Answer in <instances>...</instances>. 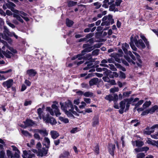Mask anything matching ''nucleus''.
Returning a JSON list of instances; mask_svg holds the SVG:
<instances>
[{
  "label": "nucleus",
  "instance_id": "nucleus-29",
  "mask_svg": "<svg viewBox=\"0 0 158 158\" xmlns=\"http://www.w3.org/2000/svg\"><path fill=\"white\" fill-rule=\"evenodd\" d=\"M11 76V74H7L5 76L0 74V80H4L6 79L7 78L10 77Z\"/></svg>",
  "mask_w": 158,
  "mask_h": 158
},
{
  "label": "nucleus",
  "instance_id": "nucleus-25",
  "mask_svg": "<svg viewBox=\"0 0 158 158\" xmlns=\"http://www.w3.org/2000/svg\"><path fill=\"white\" fill-rule=\"evenodd\" d=\"M45 152L43 150H42V149L40 148L38 149V152L37 154V156H40L41 157L43 156H46L47 155H45Z\"/></svg>",
  "mask_w": 158,
  "mask_h": 158
},
{
  "label": "nucleus",
  "instance_id": "nucleus-32",
  "mask_svg": "<svg viewBox=\"0 0 158 158\" xmlns=\"http://www.w3.org/2000/svg\"><path fill=\"white\" fill-rule=\"evenodd\" d=\"M93 93L91 92L90 91H87L85 92L83 94V95L85 97H91L93 96Z\"/></svg>",
  "mask_w": 158,
  "mask_h": 158
},
{
  "label": "nucleus",
  "instance_id": "nucleus-54",
  "mask_svg": "<svg viewBox=\"0 0 158 158\" xmlns=\"http://www.w3.org/2000/svg\"><path fill=\"white\" fill-rule=\"evenodd\" d=\"M145 156V154L143 152L139 153L137 155V158H143Z\"/></svg>",
  "mask_w": 158,
  "mask_h": 158
},
{
  "label": "nucleus",
  "instance_id": "nucleus-45",
  "mask_svg": "<svg viewBox=\"0 0 158 158\" xmlns=\"http://www.w3.org/2000/svg\"><path fill=\"white\" fill-rule=\"evenodd\" d=\"M93 5L94 6H96L95 8L96 9H98L99 8L102 6V4L98 2L94 3H93Z\"/></svg>",
  "mask_w": 158,
  "mask_h": 158
},
{
  "label": "nucleus",
  "instance_id": "nucleus-39",
  "mask_svg": "<svg viewBox=\"0 0 158 158\" xmlns=\"http://www.w3.org/2000/svg\"><path fill=\"white\" fill-rule=\"evenodd\" d=\"M59 119L65 123H67L69 122V120L68 118H64L63 117L61 116L59 117Z\"/></svg>",
  "mask_w": 158,
  "mask_h": 158
},
{
  "label": "nucleus",
  "instance_id": "nucleus-44",
  "mask_svg": "<svg viewBox=\"0 0 158 158\" xmlns=\"http://www.w3.org/2000/svg\"><path fill=\"white\" fill-rule=\"evenodd\" d=\"M105 98V99L108 100L110 102L113 100V96L110 94L106 95Z\"/></svg>",
  "mask_w": 158,
  "mask_h": 158
},
{
  "label": "nucleus",
  "instance_id": "nucleus-24",
  "mask_svg": "<svg viewBox=\"0 0 158 158\" xmlns=\"http://www.w3.org/2000/svg\"><path fill=\"white\" fill-rule=\"evenodd\" d=\"M70 156V153L68 151H65L63 153L61 154L60 156V158H66Z\"/></svg>",
  "mask_w": 158,
  "mask_h": 158
},
{
  "label": "nucleus",
  "instance_id": "nucleus-59",
  "mask_svg": "<svg viewBox=\"0 0 158 158\" xmlns=\"http://www.w3.org/2000/svg\"><path fill=\"white\" fill-rule=\"evenodd\" d=\"M141 152H143V151H145V152L146 153L147 151H148L149 149V147H141Z\"/></svg>",
  "mask_w": 158,
  "mask_h": 158
},
{
  "label": "nucleus",
  "instance_id": "nucleus-11",
  "mask_svg": "<svg viewBox=\"0 0 158 158\" xmlns=\"http://www.w3.org/2000/svg\"><path fill=\"white\" fill-rule=\"evenodd\" d=\"M133 52L136 56V58L139 62V63L138 62H136L137 65L139 67H141V64L142 63V61L141 59V57L140 56L139 54L135 52Z\"/></svg>",
  "mask_w": 158,
  "mask_h": 158
},
{
  "label": "nucleus",
  "instance_id": "nucleus-12",
  "mask_svg": "<svg viewBox=\"0 0 158 158\" xmlns=\"http://www.w3.org/2000/svg\"><path fill=\"white\" fill-rule=\"evenodd\" d=\"M129 48V44L127 43L122 44V48L125 55H128L127 49Z\"/></svg>",
  "mask_w": 158,
  "mask_h": 158
},
{
  "label": "nucleus",
  "instance_id": "nucleus-28",
  "mask_svg": "<svg viewBox=\"0 0 158 158\" xmlns=\"http://www.w3.org/2000/svg\"><path fill=\"white\" fill-rule=\"evenodd\" d=\"M107 16L108 20L110 22L111 24H114V19L113 18V16L110 14H109Z\"/></svg>",
  "mask_w": 158,
  "mask_h": 158
},
{
  "label": "nucleus",
  "instance_id": "nucleus-30",
  "mask_svg": "<svg viewBox=\"0 0 158 158\" xmlns=\"http://www.w3.org/2000/svg\"><path fill=\"white\" fill-rule=\"evenodd\" d=\"M109 0H104L102 2L103 4L102 5V6L105 8H107L108 7V3Z\"/></svg>",
  "mask_w": 158,
  "mask_h": 158
},
{
  "label": "nucleus",
  "instance_id": "nucleus-13",
  "mask_svg": "<svg viewBox=\"0 0 158 158\" xmlns=\"http://www.w3.org/2000/svg\"><path fill=\"white\" fill-rule=\"evenodd\" d=\"M2 52L4 56L7 58H10L11 56H14L11 52L7 50L6 51H2Z\"/></svg>",
  "mask_w": 158,
  "mask_h": 158
},
{
  "label": "nucleus",
  "instance_id": "nucleus-7",
  "mask_svg": "<svg viewBox=\"0 0 158 158\" xmlns=\"http://www.w3.org/2000/svg\"><path fill=\"white\" fill-rule=\"evenodd\" d=\"M89 85L92 86L94 85H96L99 83V79L97 77H94L90 79L89 82Z\"/></svg>",
  "mask_w": 158,
  "mask_h": 158
},
{
  "label": "nucleus",
  "instance_id": "nucleus-17",
  "mask_svg": "<svg viewBox=\"0 0 158 158\" xmlns=\"http://www.w3.org/2000/svg\"><path fill=\"white\" fill-rule=\"evenodd\" d=\"M151 114H153L155 112H158V106L155 105L149 109Z\"/></svg>",
  "mask_w": 158,
  "mask_h": 158
},
{
  "label": "nucleus",
  "instance_id": "nucleus-2",
  "mask_svg": "<svg viewBox=\"0 0 158 158\" xmlns=\"http://www.w3.org/2000/svg\"><path fill=\"white\" fill-rule=\"evenodd\" d=\"M43 119L46 123H50L51 125H55L57 123L56 120L52 117L50 116L49 114H47L45 116L43 117Z\"/></svg>",
  "mask_w": 158,
  "mask_h": 158
},
{
  "label": "nucleus",
  "instance_id": "nucleus-42",
  "mask_svg": "<svg viewBox=\"0 0 158 158\" xmlns=\"http://www.w3.org/2000/svg\"><path fill=\"white\" fill-rule=\"evenodd\" d=\"M46 111L49 112L52 115H53L54 114V112L52 109L50 107H47L46 108Z\"/></svg>",
  "mask_w": 158,
  "mask_h": 158
},
{
  "label": "nucleus",
  "instance_id": "nucleus-22",
  "mask_svg": "<svg viewBox=\"0 0 158 158\" xmlns=\"http://www.w3.org/2000/svg\"><path fill=\"white\" fill-rule=\"evenodd\" d=\"M44 142L47 143V144L46 145V144H43L45 146V147L46 148L48 149L50 147V142L49 139L48 138L45 137L44 138Z\"/></svg>",
  "mask_w": 158,
  "mask_h": 158
},
{
  "label": "nucleus",
  "instance_id": "nucleus-23",
  "mask_svg": "<svg viewBox=\"0 0 158 158\" xmlns=\"http://www.w3.org/2000/svg\"><path fill=\"white\" fill-rule=\"evenodd\" d=\"M84 50V49L81 51V53L78 54L74 56H73L71 58V60H75L79 56L84 55L86 53V52H83Z\"/></svg>",
  "mask_w": 158,
  "mask_h": 158
},
{
  "label": "nucleus",
  "instance_id": "nucleus-31",
  "mask_svg": "<svg viewBox=\"0 0 158 158\" xmlns=\"http://www.w3.org/2000/svg\"><path fill=\"white\" fill-rule=\"evenodd\" d=\"M119 105L121 109H125L126 105V102L124 101V99L120 102L119 103Z\"/></svg>",
  "mask_w": 158,
  "mask_h": 158
},
{
  "label": "nucleus",
  "instance_id": "nucleus-4",
  "mask_svg": "<svg viewBox=\"0 0 158 158\" xmlns=\"http://www.w3.org/2000/svg\"><path fill=\"white\" fill-rule=\"evenodd\" d=\"M60 104L61 106V109L63 110H64L63 108L64 107L66 108L67 110V109L69 110L74 108L72 102L69 100H68L64 103H62L61 102Z\"/></svg>",
  "mask_w": 158,
  "mask_h": 158
},
{
  "label": "nucleus",
  "instance_id": "nucleus-57",
  "mask_svg": "<svg viewBox=\"0 0 158 158\" xmlns=\"http://www.w3.org/2000/svg\"><path fill=\"white\" fill-rule=\"evenodd\" d=\"M88 42L89 43V44H91L92 45L95 42L94 38H90L86 41V43Z\"/></svg>",
  "mask_w": 158,
  "mask_h": 158
},
{
  "label": "nucleus",
  "instance_id": "nucleus-41",
  "mask_svg": "<svg viewBox=\"0 0 158 158\" xmlns=\"http://www.w3.org/2000/svg\"><path fill=\"white\" fill-rule=\"evenodd\" d=\"M119 90L118 88L117 87H114L111 88L110 89V91L111 93H114L116 92H118Z\"/></svg>",
  "mask_w": 158,
  "mask_h": 158
},
{
  "label": "nucleus",
  "instance_id": "nucleus-55",
  "mask_svg": "<svg viewBox=\"0 0 158 158\" xmlns=\"http://www.w3.org/2000/svg\"><path fill=\"white\" fill-rule=\"evenodd\" d=\"M37 112L39 116L40 117H41V115L43 112L42 108H39L37 110Z\"/></svg>",
  "mask_w": 158,
  "mask_h": 158
},
{
  "label": "nucleus",
  "instance_id": "nucleus-36",
  "mask_svg": "<svg viewBox=\"0 0 158 158\" xmlns=\"http://www.w3.org/2000/svg\"><path fill=\"white\" fill-rule=\"evenodd\" d=\"M113 96H114L113 97L112 101H114V103L115 104L118 100V96L116 94H114Z\"/></svg>",
  "mask_w": 158,
  "mask_h": 158
},
{
  "label": "nucleus",
  "instance_id": "nucleus-20",
  "mask_svg": "<svg viewBox=\"0 0 158 158\" xmlns=\"http://www.w3.org/2000/svg\"><path fill=\"white\" fill-rule=\"evenodd\" d=\"M65 23L67 27H70L73 25L74 22L68 18H67L65 19Z\"/></svg>",
  "mask_w": 158,
  "mask_h": 158
},
{
  "label": "nucleus",
  "instance_id": "nucleus-47",
  "mask_svg": "<svg viewBox=\"0 0 158 158\" xmlns=\"http://www.w3.org/2000/svg\"><path fill=\"white\" fill-rule=\"evenodd\" d=\"M0 34H1L2 35V37L3 39H5V40H11V38H10L7 35H3V34H2V33H0Z\"/></svg>",
  "mask_w": 158,
  "mask_h": 158
},
{
  "label": "nucleus",
  "instance_id": "nucleus-50",
  "mask_svg": "<svg viewBox=\"0 0 158 158\" xmlns=\"http://www.w3.org/2000/svg\"><path fill=\"white\" fill-rule=\"evenodd\" d=\"M22 133L24 135L26 136H31V135L30 133H29L28 131H25L24 130H23L21 131Z\"/></svg>",
  "mask_w": 158,
  "mask_h": 158
},
{
  "label": "nucleus",
  "instance_id": "nucleus-38",
  "mask_svg": "<svg viewBox=\"0 0 158 158\" xmlns=\"http://www.w3.org/2000/svg\"><path fill=\"white\" fill-rule=\"evenodd\" d=\"M64 109V111L65 112V114L67 115V116L69 117H70L72 114V113H71V112H69V111H68L66 110V108L64 107L63 108Z\"/></svg>",
  "mask_w": 158,
  "mask_h": 158
},
{
  "label": "nucleus",
  "instance_id": "nucleus-37",
  "mask_svg": "<svg viewBox=\"0 0 158 158\" xmlns=\"http://www.w3.org/2000/svg\"><path fill=\"white\" fill-rule=\"evenodd\" d=\"M53 103L54 104H53L52 105V108L55 109V110H57L58 109V106L56 105V104L58 105V102L56 101H54L53 102Z\"/></svg>",
  "mask_w": 158,
  "mask_h": 158
},
{
  "label": "nucleus",
  "instance_id": "nucleus-1",
  "mask_svg": "<svg viewBox=\"0 0 158 158\" xmlns=\"http://www.w3.org/2000/svg\"><path fill=\"white\" fill-rule=\"evenodd\" d=\"M101 46V44L100 43L96 44L93 46H91V44L88 43L84 44L82 46V48H84L83 52L88 53L93 50L95 48H100Z\"/></svg>",
  "mask_w": 158,
  "mask_h": 158
},
{
  "label": "nucleus",
  "instance_id": "nucleus-14",
  "mask_svg": "<svg viewBox=\"0 0 158 158\" xmlns=\"http://www.w3.org/2000/svg\"><path fill=\"white\" fill-rule=\"evenodd\" d=\"M23 123L26 127L32 126L34 124V122L32 120L27 118Z\"/></svg>",
  "mask_w": 158,
  "mask_h": 158
},
{
  "label": "nucleus",
  "instance_id": "nucleus-60",
  "mask_svg": "<svg viewBox=\"0 0 158 158\" xmlns=\"http://www.w3.org/2000/svg\"><path fill=\"white\" fill-rule=\"evenodd\" d=\"M120 75L119 76V77L123 79H125L126 77L125 74L121 71H120Z\"/></svg>",
  "mask_w": 158,
  "mask_h": 158
},
{
  "label": "nucleus",
  "instance_id": "nucleus-56",
  "mask_svg": "<svg viewBox=\"0 0 158 158\" xmlns=\"http://www.w3.org/2000/svg\"><path fill=\"white\" fill-rule=\"evenodd\" d=\"M12 71V70L11 69H9L5 71H2L0 70V73L4 74V73H9L11 72Z\"/></svg>",
  "mask_w": 158,
  "mask_h": 158
},
{
  "label": "nucleus",
  "instance_id": "nucleus-6",
  "mask_svg": "<svg viewBox=\"0 0 158 158\" xmlns=\"http://www.w3.org/2000/svg\"><path fill=\"white\" fill-rule=\"evenodd\" d=\"M99 124V117L98 115H95L92 119V125L94 127H96Z\"/></svg>",
  "mask_w": 158,
  "mask_h": 158
},
{
  "label": "nucleus",
  "instance_id": "nucleus-18",
  "mask_svg": "<svg viewBox=\"0 0 158 158\" xmlns=\"http://www.w3.org/2000/svg\"><path fill=\"white\" fill-rule=\"evenodd\" d=\"M139 36L138 35H136L134 37V35H132L130 38V42H133V43L134 42L135 44H136L138 42V40H137V39H139Z\"/></svg>",
  "mask_w": 158,
  "mask_h": 158
},
{
  "label": "nucleus",
  "instance_id": "nucleus-33",
  "mask_svg": "<svg viewBox=\"0 0 158 158\" xmlns=\"http://www.w3.org/2000/svg\"><path fill=\"white\" fill-rule=\"evenodd\" d=\"M95 149L94 150V152L97 154L98 155L99 154V145L98 143L94 147Z\"/></svg>",
  "mask_w": 158,
  "mask_h": 158
},
{
  "label": "nucleus",
  "instance_id": "nucleus-35",
  "mask_svg": "<svg viewBox=\"0 0 158 158\" xmlns=\"http://www.w3.org/2000/svg\"><path fill=\"white\" fill-rule=\"evenodd\" d=\"M100 51L99 49H97L94 50L92 52V56H97L99 54V52Z\"/></svg>",
  "mask_w": 158,
  "mask_h": 158
},
{
  "label": "nucleus",
  "instance_id": "nucleus-63",
  "mask_svg": "<svg viewBox=\"0 0 158 158\" xmlns=\"http://www.w3.org/2000/svg\"><path fill=\"white\" fill-rule=\"evenodd\" d=\"M74 108H72V109H69V111L71 112L73 114L75 115L76 116H79V114L77 113L73 110Z\"/></svg>",
  "mask_w": 158,
  "mask_h": 158
},
{
  "label": "nucleus",
  "instance_id": "nucleus-48",
  "mask_svg": "<svg viewBox=\"0 0 158 158\" xmlns=\"http://www.w3.org/2000/svg\"><path fill=\"white\" fill-rule=\"evenodd\" d=\"M91 56L92 55L90 53H88L84 56L83 58L84 60H88Z\"/></svg>",
  "mask_w": 158,
  "mask_h": 158
},
{
  "label": "nucleus",
  "instance_id": "nucleus-61",
  "mask_svg": "<svg viewBox=\"0 0 158 158\" xmlns=\"http://www.w3.org/2000/svg\"><path fill=\"white\" fill-rule=\"evenodd\" d=\"M111 73H112V72L110 70L107 69L105 72L103 73V74L108 76Z\"/></svg>",
  "mask_w": 158,
  "mask_h": 158
},
{
  "label": "nucleus",
  "instance_id": "nucleus-46",
  "mask_svg": "<svg viewBox=\"0 0 158 158\" xmlns=\"http://www.w3.org/2000/svg\"><path fill=\"white\" fill-rule=\"evenodd\" d=\"M132 93L131 91H129V92H126L123 93V96L124 97H128L129 96L130 94H131Z\"/></svg>",
  "mask_w": 158,
  "mask_h": 158
},
{
  "label": "nucleus",
  "instance_id": "nucleus-26",
  "mask_svg": "<svg viewBox=\"0 0 158 158\" xmlns=\"http://www.w3.org/2000/svg\"><path fill=\"white\" fill-rule=\"evenodd\" d=\"M135 142L136 146L138 147H141L144 144L143 141H140L139 140H136Z\"/></svg>",
  "mask_w": 158,
  "mask_h": 158
},
{
  "label": "nucleus",
  "instance_id": "nucleus-40",
  "mask_svg": "<svg viewBox=\"0 0 158 158\" xmlns=\"http://www.w3.org/2000/svg\"><path fill=\"white\" fill-rule=\"evenodd\" d=\"M3 29L4 30L3 35H7L8 33H10V31L6 26H4Z\"/></svg>",
  "mask_w": 158,
  "mask_h": 158
},
{
  "label": "nucleus",
  "instance_id": "nucleus-51",
  "mask_svg": "<svg viewBox=\"0 0 158 158\" xmlns=\"http://www.w3.org/2000/svg\"><path fill=\"white\" fill-rule=\"evenodd\" d=\"M113 57L114 58L116 62L119 63H121V60L118 57H120L119 56H117L116 54L114 55Z\"/></svg>",
  "mask_w": 158,
  "mask_h": 158
},
{
  "label": "nucleus",
  "instance_id": "nucleus-49",
  "mask_svg": "<svg viewBox=\"0 0 158 158\" xmlns=\"http://www.w3.org/2000/svg\"><path fill=\"white\" fill-rule=\"evenodd\" d=\"M149 113L150 114V112L149 109H148L143 111L141 114V116H144L147 115Z\"/></svg>",
  "mask_w": 158,
  "mask_h": 158
},
{
  "label": "nucleus",
  "instance_id": "nucleus-8",
  "mask_svg": "<svg viewBox=\"0 0 158 158\" xmlns=\"http://www.w3.org/2000/svg\"><path fill=\"white\" fill-rule=\"evenodd\" d=\"M135 45L141 49H144L146 48L145 45L141 39L138 40V42Z\"/></svg>",
  "mask_w": 158,
  "mask_h": 158
},
{
  "label": "nucleus",
  "instance_id": "nucleus-64",
  "mask_svg": "<svg viewBox=\"0 0 158 158\" xmlns=\"http://www.w3.org/2000/svg\"><path fill=\"white\" fill-rule=\"evenodd\" d=\"M5 153L4 150H1L0 152V158H4Z\"/></svg>",
  "mask_w": 158,
  "mask_h": 158
},
{
  "label": "nucleus",
  "instance_id": "nucleus-43",
  "mask_svg": "<svg viewBox=\"0 0 158 158\" xmlns=\"http://www.w3.org/2000/svg\"><path fill=\"white\" fill-rule=\"evenodd\" d=\"M144 102V100H140L138 102L135 104V109H136L137 107L142 105Z\"/></svg>",
  "mask_w": 158,
  "mask_h": 158
},
{
  "label": "nucleus",
  "instance_id": "nucleus-16",
  "mask_svg": "<svg viewBox=\"0 0 158 158\" xmlns=\"http://www.w3.org/2000/svg\"><path fill=\"white\" fill-rule=\"evenodd\" d=\"M27 74L30 77H34L37 74V72L35 70L31 69L28 70L27 71Z\"/></svg>",
  "mask_w": 158,
  "mask_h": 158
},
{
  "label": "nucleus",
  "instance_id": "nucleus-27",
  "mask_svg": "<svg viewBox=\"0 0 158 158\" xmlns=\"http://www.w3.org/2000/svg\"><path fill=\"white\" fill-rule=\"evenodd\" d=\"M77 4V2L73 1L70 0L68 2V6L69 7H71L74 6Z\"/></svg>",
  "mask_w": 158,
  "mask_h": 158
},
{
  "label": "nucleus",
  "instance_id": "nucleus-34",
  "mask_svg": "<svg viewBox=\"0 0 158 158\" xmlns=\"http://www.w3.org/2000/svg\"><path fill=\"white\" fill-rule=\"evenodd\" d=\"M151 104V102L149 101H146L143 104V107L145 108L146 107H148V106H149Z\"/></svg>",
  "mask_w": 158,
  "mask_h": 158
},
{
  "label": "nucleus",
  "instance_id": "nucleus-9",
  "mask_svg": "<svg viewBox=\"0 0 158 158\" xmlns=\"http://www.w3.org/2000/svg\"><path fill=\"white\" fill-rule=\"evenodd\" d=\"M115 149V144H111L109 145V147L108 148V152L113 157L114 155V151Z\"/></svg>",
  "mask_w": 158,
  "mask_h": 158
},
{
  "label": "nucleus",
  "instance_id": "nucleus-58",
  "mask_svg": "<svg viewBox=\"0 0 158 158\" xmlns=\"http://www.w3.org/2000/svg\"><path fill=\"white\" fill-rule=\"evenodd\" d=\"M115 5L114 4H112L109 6V10L110 11H113L115 9Z\"/></svg>",
  "mask_w": 158,
  "mask_h": 158
},
{
  "label": "nucleus",
  "instance_id": "nucleus-52",
  "mask_svg": "<svg viewBox=\"0 0 158 158\" xmlns=\"http://www.w3.org/2000/svg\"><path fill=\"white\" fill-rule=\"evenodd\" d=\"M129 44L132 49L134 51H136L137 48L135 47L134 43L133 42H130Z\"/></svg>",
  "mask_w": 158,
  "mask_h": 158
},
{
  "label": "nucleus",
  "instance_id": "nucleus-5",
  "mask_svg": "<svg viewBox=\"0 0 158 158\" xmlns=\"http://www.w3.org/2000/svg\"><path fill=\"white\" fill-rule=\"evenodd\" d=\"M14 83V81L13 79H9L6 81H5L2 83V86L4 87H6L8 89L10 88Z\"/></svg>",
  "mask_w": 158,
  "mask_h": 158
},
{
  "label": "nucleus",
  "instance_id": "nucleus-10",
  "mask_svg": "<svg viewBox=\"0 0 158 158\" xmlns=\"http://www.w3.org/2000/svg\"><path fill=\"white\" fill-rule=\"evenodd\" d=\"M34 132L39 133L43 136H47L48 135V133L45 129L44 130L42 129H35L34 130Z\"/></svg>",
  "mask_w": 158,
  "mask_h": 158
},
{
  "label": "nucleus",
  "instance_id": "nucleus-15",
  "mask_svg": "<svg viewBox=\"0 0 158 158\" xmlns=\"http://www.w3.org/2000/svg\"><path fill=\"white\" fill-rule=\"evenodd\" d=\"M147 142L148 144H151L154 146H156L158 148V140L156 141L155 140H152L150 138H148Z\"/></svg>",
  "mask_w": 158,
  "mask_h": 158
},
{
  "label": "nucleus",
  "instance_id": "nucleus-53",
  "mask_svg": "<svg viewBox=\"0 0 158 158\" xmlns=\"http://www.w3.org/2000/svg\"><path fill=\"white\" fill-rule=\"evenodd\" d=\"M118 52L119 53H116L115 54H116L117 56H119V57L123 56V53L122 50L121 49H119L118 50Z\"/></svg>",
  "mask_w": 158,
  "mask_h": 158
},
{
  "label": "nucleus",
  "instance_id": "nucleus-21",
  "mask_svg": "<svg viewBox=\"0 0 158 158\" xmlns=\"http://www.w3.org/2000/svg\"><path fill=\"white\" fill-rule=\"evenodd\" d=\"M150 128L148 126H147L145 128V130L143 131L144 134L147 135H149L154 132V130L149 131Z\"/></svg>",
  "mask_w": 158,
  "mask_h": 158
},
{
  "label": "nucleus",
  "instance_id": "nucleus-62",
  "mask_svg": "<svg viewBox=\"0 0 158 158\" xmlns=\"http://www.w3.org/2000/svg\"><path fill=\"white\" fill-rule=\"evenodd\" d=\"M23 155H22V156L23 158H27V156L28 154V152L27 151L25 150L23 151Z\"/></svg>",
  "mask_w": 158,
  "mask_h": 158
},
{
  "label": "nucleus",
  "instance_id": "nucleus-19",
  "mask_svg": "<svg viewBox=\"0 0 158 158\" xmlns=\"http://www.w3.org/2000/svg\"><path fill=\"white\" fill-rule=\"evenodd\" d=\"M52 138L53 139H56L59 136V134L57 131H52L50 132Z\"/></svg>",
  "mask_w": 158,
  "mask_h": 158
},
{
  "label": "nucleus",
  "instance_id": "nucleus-3",
  "mask_svg": "<svg viewBox=\"0 0 158 158\" xmlns=\"http://www.w3.org/2000/svg\"><path fill=\"white\" fill-rule=\"evenodd\" d=\"M7 3H6V5L7 7L15 13L19 14V10L14 8L16 7V5L14 3L8 0L7 1Z\"/></svg>",
  "mask_w": 158,
  "mask_h": 158
}]
</instances>
